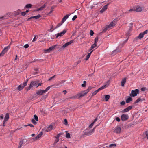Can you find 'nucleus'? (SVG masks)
Segmentation results:
<instances>
[{
    "instance_id": "obj_60",
    "label": "nucleus",
    "mask_w": 148,
    "mask_h": 148,
    "mask_svg": "<svg viewBox=\"0 0 148 148\" xmlns=\"http://www.w3.org/2000/svg\"><path fill=\"white\" fill-rule=\"evenodd\" d=\"M146 88H141V90L142 91H144L145 90Z\"/></svg>"
},
{
    "instance_id": "obj_25",
    "label": "nucleus",
    "mask_w": 148,
    "mask_h": 148,
    "mask_svg": "<svg viewBox=\"0 0 148 148\" xmlns=\"http://www.w3.org/2000/svg\"><path fill=\"white\" fill-rule=\"evenodd\" d=\"M25 143V142L24 143V140H20L19 143V146L18 147V148H21L23 145Z\"/></svg>"
},
{
    "instance_id": "obj_27",
    "label": "nucleus",
    "mask_w": 148,
    "mask_h": 148,
    "mask_svg": "<svg viewBox=\"0 0 148 148\" xmlns=\"http://www.w3.org/2000/svg\"><path fill=\"white\" fill-rule=\"evenodd\" d=\"M126 82V78H124L121 81V85L123 87L124 86V84Z\"/></svg>"
},
{
    "instance_id": "obj_54",
    "label": "nucleus",
    "mask_w": 148,
    "mask_h": 148,
    "mask_svg": "<svg viewBox=\"0 0 148 148\" xmlns=\"http://www.w3.org/2000/svg\"><path fill=\"white\" fill-rule=\"evenodd\" d=\"M59 138H56V139L55 140L54 143H56L57 142H58L59 141Z\"/></svg>"
},
{
    "instance_id": "obj_48",
    "label": "nucleus",
    "mask_w": 148,
    "mask_h": 148,
    "mask_svg": "<svg viewBox=\"0 0 148 148\" xmlns=\"http://www.w3.org/2000/svg\"><path fill=\"white\" fill-rule=\"evenodd\" d=\"M93 34H94L93 31L92 30H91L90 32V35L91 36H92L93 35Z\"/></svg>"
},
{
    "instance_id": "obj_3",
    "label": "nucleus",
    "mask_w": 148,
    "mask_h": 148,
    "mask_svg": "<svg viewBox=\"0 0 148 148\" xmlns=\"http://www.w3.org/2000/svg\"><path fill=\"white\" fill-rule=\"evenodd\" d=\"M139 92V90L138 89H136L134 90H132L131 91V93L130 94V96L132 97L136 96L137 94Z\"/></svg>"
},
{
    "instance_id": "obj_34",
    "label": "nucleus",
    "mask_w": 148,
    "mask_h": 148,
    "mask_svg": "<svg viewBox=\"0 0 148 148\" xmlns=\"http://www.w3.org/2000/svg\"><path fill=\"white\" fill-rule=\"evenodd\" d=\"M129 34H130V33L129 32L127 33V34H126V35L127 37H128V38H127V40L124 42V44H125L127 42V40H128V38H129Z\"/></svg>"
},
{
    "instance_id": "obj_50",
    "label": "nucleus",
    "mask_w": 148,
    "mask_h": 148,
    "mask_svg": "<svg viewBox=\"0 0 148 148\" xmlns=\"http://www.w3.org/2000/svg\"><path fill=\"white\" fill-rule=\"evenodd\" d=\"M21 15L23 16H24L26 14V12H22L21 13Z\"/></svg>"
},
{
    "instance_id": "obj_36",
    "label": "nucleus",
    "mask_w": 148,
    "mask_h": 148,
    "mask_svg": "<svg viewBox=\"0 0 148 148\" xmlns=\"http://www.w3.org/2000/svg\"><path fill=\"white\" fill-rule=\"evenodd\" d=\"M32 5L30 4H29L26 5L25 6L26 8H31L32 7Z\"/></svg>"
},
{
    "instance_id": "obj_33",
    "label": "nucleus",
    "mask_w": 148,
    "mask_h": 148,
    "mask_svg": "<svg viewBox=\"0 0 148 148\" xmlns=\"http://www.w3.org/2000/svg\"><path fill=\"white\" fill-rule=\"evenodd\" d=\"M63 23H62L61 22V23H59L56 26V27L55 28H54L53 29V30H54L55 29L57 28H58V27H59L60 26H61L62 24Z\"/></svg>"
},
{
    "instance_id": "obj_59",
    "label": "nucleus",
    "mask_w": 148,
    "mask_h": 148,
    "mask_svg": "<svg viewBox=\"0 0 148 148\" xmlns=\"http://www.w3.org/2000/svg\"><path fill=\"white\" fill-rule=\"evenodd\" d=\"M145 134L147 138L148 139V132L147 131L145 132Z\"/></svg>"
},
{
    "instance_id": "obj_40",
    "label": "nucleus",
    "mask_w": 148,
    "mask_h": 148,
    "mask_svg": "<svg viewBox=\"0 0 148 148\" xmlns=\"http://www.w3.org/2000/svg\"><path fill=\"white\" fill-rule=\"evenodd\" d=\"M46 6L45 4L39 8L40 10H42Z\"/></svg>"
},
{
    "instance_id": "obj_58",
    "label": "nucleus",
    "mask_w": 148,
    "mask_h": 148,
    "mask_svg": "<svg viewBox=\"0 0 148 148\" xmlns=\"http://www.w3.org/2000/svg\"><path fill=\"white\" fill-rule=\"evenodd\" d=\"M116 120L118 122H119L120 121V119L119 117H116Z\"/></svg>"
},
{
    "instance_id": "obj_19",
    "label": "nucleus",
    "mask_w": 148,
    "mask_h": 148,
    "mask_svg": "<svg viewBox=\"0 0 148 148\" xmlns=\"http://www.w3.org/2000/svg\"><path fill=\"white\" fill-rule=\"evenodd\" d=\"M10 15V13H7L5 15H4V16L0 17V20H3L4 19L7 18H8L6 17V16L8 15Z\"/></svg>"
},
{
    "instance_id": "obj_28",
    "label": "nucleus",
    "mask_w": 148,
    "mask_h": 148,
    "mask_svg": "<svg viewBox=\"0 0 148 148\" xmlns=\"http://www.w3.org/2000/svg\"><path fill=\"white\" fill-rule=\"evenodd\" d=\"M116 145L115 144H111L109 145L108 147V146H106V147H107V148H109V147L111 148H114V147H115Z\"/></svg>"
},
{
    "instance_id": "obj_47",
    "label": "nucleus",
    "mask_w": 148,
    "mask_h": 148,
    "mask_svg": "<svg viewBox=\"0 0 148 148\" xmlns=\"http://www.w3.org/2000/svg\"><path fill=\"white\" fill-rule=\"evenodd\" d=\"M77 17V15H75L72 18V20L73 21H74Z\"/></svg>"
},
{
    "instance_id": "obj_55",
    "label": "nucleus",
    "mask_w": 148,
    "mask_h": 148,
    "mask_svg": "<svg viewBox=\"0 0 148 148\" xmlns=\"http://www.w3.org/2000/svg\"><path fill=\"white\" fill-rule=\"evenodd\" d=\"M3 118V114L0 115V119L2 120Z\"/></svg>"
},
{
    "instance_id": "obj_62",
    "label": "nucleus",
    "mask_w": 148,
    "mask_h": 148,
    "mask_svg": "<svg viewBox=\"0 0 148 148\" xmlns=\"http://www.w3.org/2000/svg\"><path fill=\"white\" fill-rule=\"evenodd\" d=\"M42 83H39L38 85L37 86V87H38V86H40L42 85Z\"/></svg>"
},
{
    "instance_id": "obj_64",
    "label": "nucleus",
    "mask_w": 148,
    "mask_h": 148,
    "mask_svg": "<svg viewBox=\"0 0 148 148\" xmlns=\"http://www.w3.org/2000/svg\"><path fill=\"white\" fill-rule=\"evenodd\" d=\"M63 92L64 93V94H66L67 93V91L66 90H64L63 91Z\"/></svg>"
},
{
    "instance_id": "obj_31",
    "label": "nucleus",
    "mask_w": 148,
    "mask_h": 148,
    "mask_svg": "<svg viewBox=\"0 0 148 148\" xmlns=\"http://www.w3.org/2000/svg\"><path fill=\"white\" fill-rule=\"evenodd\" d=\"M132 101V99L131 97H128L126 101V103H128L130 102V101Z\"/></svg>"
},
{
    "instance_id": "obj_12",
    "label": "nucleus",
    "mask_w": 148,
    "mask_h": 148,
    "mask_svg": "<svg viewBox=\"0 0 148 148\" xmlns=\"http://www.w3.org/2000/svg\"><path fill=\"white\" fill-rule=\"evenodd\" d=\"M132 108V106H130L127 108L122 110L121 112L122 113H125L129 111H130Z\"/></svg>"
},
{
    "instance_id": "obj_61",
    "label": "nucleus",
    "mask_w": 148,
    "mask_h": 148,
    "mask_svg": "<svg viewBox=\"0 0 148 148\" xmlns=\"http://www.w3.org/2000/svg\"><path fill=\"white\" fill-rule=\"evenodd\" d=\"M58 134L56 137V138H59V137H60V134Z\"/></svg>"
},
{
    "instance_id": "obj_56",
    "label": "nucleus",
    "mask_w": 148,
    "mask_h": 148,
    "mask_svg": "<svg viewBox=\"0 0 148 148\" xmlns=\"http://www.w3.org/2000/svg\"><path fill=\"white\" fill-rule=\"evenodd\" d=\"M125 104V102L124 101H123L120 103V104L121 105H124Z\"/></svg>"
},
{
    "instance_id": "obj_14",
    "label": "nucleus",
    "mask_w": 148,
    "mask_h": 148,
    "mask_svg": "<svg viewBox=\"0 0 148 148\" xmlns=\"http://www.w3.org/2000/svg\"><path fill=\"white\" fill-rule=\"evenodd\" d=\"M109 81L107 82L106 84H105L104 85L101 86V87L100 88H99L98 89L100 91L102 89H104L106 88V87H107L108 86V85L109 84Z\"/></svg>"
},
{
    "instance_id": "obj_39",
    "label": "nucleus",
    "mask_w": 148,
    "mask_h": 148,
    "mask_svg": "<svg viewBox=\"0 0 148 148\" xmlns=\"http://www.w3.org/2000/svg\"><path fill=\"white\" fill-rule=\"evenodd\" d=\"M66 138H69L70 137V134L69 133H66Z\"/></svg>"
},
{
    "instance_id": "obj_8",
    "label": "nucleus",
    "mask_w": 148,
    "mask_h": 148,
    "mask_svg": "<svg viewBox=\"0 0 148 148\" xmlns=\"http://www.w3.org/2000/svg\"><path fill=\"white\" fill-rule=\"evenodd\" d=\"M128 116L127 114H123L121 116V119L123 121L127 120L128 119Z\"/></svg>"
},
{
    "instance_id": "obj_53",
    "label": "nucleus",
    "mask_w": 148,
    "mask_h": 148,
    "mask_svg": "<svg viewBox=\"0 0 148 148\" xmlns=\"http://www.w3.org/2000/svg\"><path fill=\"white\" fill-rule=\"evenodd\" d=\"M29 47V45L28 44H26L24 46V47L25 48H27Z\"/></svg>"
},
{
    "instance_id": "obj_41",
    "label": "nucleus",
    "mask_w": 148,
    "mask_h": 148,
    "mask_svg": "<svg viewBox=\"0 0 148 148\" xmlns=\"http://www.w3.org/2000/svg\"><path fill=\"white\" fill-rule=\"evenodd\" d=\"M98 37H96L95 39V43H94L96 44L98 42Z\"/></svg>"
},
{
    "instance_id": "obj_35",
    "label": "nucleus",
    "mask_w": 148,
    "mask_h": 148,
    "mask_svg": "<svg viewBox=\"0 0 148 148\" xmlns=\"http://www.w3.org/2000/svg\"><path fill=\"white\" fill-rule=\"evenodd\" d=\"M99 90L98 89L97 90L95 91L92 93V95L94 96L99 91Z\"/></svg>"
},
{
    "instance_id": "obj_42",
    "label": "nucleus",
    "mask_w": 148,
    "mask_h": 148,
    "mask_svg": "<svg viewBox=\"0 0 148 148\" xmlns=\"http://www.w3.org/2000/svg\"><path fill=\"white\" fill-rule=\"evenodd\" d=\"M141 100V99L140 98L138 99L135 102V103H138Z\"/></svg>"
},
{
    "instance_id": "obj_29",
    "label": "nucleus",
    "mask_w": 148,
    "mask_h": 148,
    "mask_svg": "<svg viewBox=\"0 0 148 148\" xmlns=\"http://www.w3.org/2000/svg\"><path fill=\"white\" fill-rule=\"evenodd\" d=\"M142 10V8L140 7H137L135 10V11L137 12H140Z\"/></svg>"
},
{
    "instance_id": "obj_23",
    "label": "nucleus",
    "mask_w": 148,
    "mask_h": 148,
    "mask_svg": "<svg viewBox=\"0 0 148 148\" xmlns=\"http://www.w3.org/2000/svg\"><path fill=\"white\" fill-rule=\"evenodd\" d=\"M42 132H41L37 136L34 138L35 140H37L39 138L41 137L42 135Z\"/></svg>"
},
{
    "instance_id": "obj_24",
    "label": "nucleus",
    "mask_w": 148,
    "mask_h": 148,
    "mask_svg": "<svg viewBox=\"0 0 148 148\" xmlns=\"http://www.w3.org/2000/svg\"><path fill=\"white\" fill-rule=\"evenodd\" d=\"M94 51L93 50H92L91 51H89L90 52L88 53V55H87L85 60H87L89 58L92 53Z\"/></svg>"
},
{
    "instance_id": "obj_20",
    "label": "nucleus",
    "mask_w": 148,
    "mask_h": 148,
    "mask_svg": "<svg viewBox=\"0 0 148 148\" xmlns=\"http://www.w3.org/2000/svg\"><path fill=\"white\" fill-rule=\"evenodd\" d=\"M65 81L62 80L61 82H59L56 84V86L58 87H60L62 86L63 85L64 83L65 82Z\"/></svg>"
},
{
    "instance_id": "obj_38",
    "label": "nucleus",
    "mask_w": 148,
    "mask_h": 148,
    "mask_svg": "<svg viewBox=\"0 0 148 148\" xmlns=\"http://www.w3.org/2000/svg\"><path fill=\"white\" fill-rule=\"evenodd\" d=\"M38 38V36L37 35H35L34 38L32 40V42H34L36 41V40Z\"/></svg>"
},
{
    "instance_id": "obj_30",
    "label": "nucleus",
    "mask_w": 148,
    "mask_h": 148,
    "mask_svg": "<svg viewBox=\"0 0 148 148\" xmlns=\"http://www.w3.org/2000/svg\"><path fill=\"white\" fill-rule=\"evenodd\" d=\"M41 17V16L40 14H38L37 16H31V18H35V19H38Z\"/></svg>"
},
{
    "instance_id": "obj_32",
    "label": "nucleus",
    "mask_w": 148,
    "mask_h": 148,
    "mask_svg": "<svg viewBox=\"0 0 148 148\" xmlns=\"http://www.w3.org/2000/svg\"><path fill=\"white\" fill-rule=\"evenodd\" d=\"M110 96L109 95H106L105 96V100L106 101H108L110 98Z\"/></svg>"
},
{
    "instance_id": "obj_57",
    "label": "nucleus",
    "mask_w": 148,
    "mask_h": 148,
    "mask_svg": "<svg viewBox=\"0 0 148 148\" xmlns=\"http://www.w3.org/2000/svg\"><path fill=\"white\" fill-rule=\"evenodd\" d=\"M94 125V123H92L91 124H90L89 126V127L90 128H91Z\"/></svg>"
},
{
    "instance_id": "obj_46",
    "label": "nucleus",
    "mask_w": 148,
    "mask_h": 148,
    "mask_svg": "<svg viewBox=\"0 0 148 148\" xmlns=\"http://www.w3.org/2000/svg\"><path fill=\"white\" fill-rule=\"evenodd\" d=\"M31 121L35 125L36 124V122L35 121V120L34 119H32L31 120Z\"/></svg>"
},
{
    "instance_id": "obj_6",
    "label": "nucleus",
    "mask_w": 148,
    "mask_h": 148,
    "mask_svg": "<svg viewBox=\"0 0 148 148\" xmlns=\"http://www.w3.org/2000/svg\"><path fill=\"white\" fill-rule=\"evenodd\" d=\"M148 32V30H146L143 32L140 33L138 36L137 37V38L139 39H141L142 38L144 37L145 34H146Z\"/></svg>"
},
{
    "instance_id": "obj_45",
    "label": "nucleus",
    "mask_w": 148,
    "mask_h": 148,
    "mask_svg": "<svg viewBox=\"0 0 148 148\" xmlns=\"http://www.w3.org/2000/svg\"><path fill=\"white\" fill-rule=\"evenodd\" d=\"M64 124L66 125H68L67 121L66 119H65L64 120Z\"/></svg>"
},
{
    "instance_id": "obj_11",
    "label": "nucleus",
    "mask_w": 148,
    "mask_h": 148,
    "mask_svg": "<svg viewBox=\"0 0 148 148\" xmlns=\"http://www.w3.org/2000/svg\"><path fill=\"white\" fill-rule=\"evenodd\" d=\"M10 47V46H8L6 47H5L3 50H2V52L1 53V55L3 56L8 51Z\"/></svg>"
},
{
    "instance_id": "obj_15",
    "label": "nucleus",
    "mask_w": 148,
    "mask_h": 148,
    "mask_svg": "<svg viewBox=\"0 0 148 148\" xmlns=\"http://www.w3.org/2000/svg\"><path fill=\"white\" fill-rule=\"evenodd\" d=\"M71 15V14H69V15L67 14L65 16H64L62 19L61 22L62 23H64L66 20L68 18L69 15Z\"/></svg>"
},
{
    "instance_id": "obj_44",
    "label": "nucleus",
    "mask_w": 148,
    "mask_h": 148,
    "mask_svg": "<svg viewBox=\"0 0 148 148\" xmlns=\"http://www.w3.org/2000/svg\"><path fill=\"white\" fill-rule=\"evenodd\" d=\"M92 88V87L89 86L88 89L86 90H88V93L89 92V91Z\"/></svg>"
},
{
    "instance_id": "obj_1",
    "label": "nucleus",
    "mask_w": 148,
    "mask_h": 148,
    "mask_svg": "<svg viewBox=\"0 0 148 148\" xmlns=\"http://www.w3.org/2000/svg\"><path fill=\"white\" fill-rule=\"evenodd\" d=\"M116 20H114L109 25H106L105 28L104 30L105 31H106L108 29L112 28L116 24Z\"/></svg>"
},
{
    "instance_id": "obj_49",
    "label": "nucleus",
    "mask_w": 148,
    "mask_h": 148,
    "mask_svg": "<svg viewBox=\"0 0 148 148\" xmlns=\"http://www.w3.org/2000/svg\"><path fill=\"white\" fill-rule=\"evenodd\" d=\"M50 88V86H48V87L46 88V89L45 90V92H47V91Z\"/></svg>"
},
{
    "instance_id": "obj_51",
    "label": "nucleus",
    "mask_w": 148,
    "mask_h": 148,
    "mask_svg": "<svg viewBox=\"0 0 148 148\" xmlns=\"http://www.w3.org/2000/svg\"><path fill=\"white\" fill-rule=\"evenodd\" d=\"M55 75H54L53 76L51 77L49 79V80L50 81V80H51L53 79V78L55 77Z\"/></svg>"
},
{
    "instance_id": "obj_43",
    "label": "nucleus",
    "mask_w": 148,
    "mask_h": 148,
    "mask_svg": "<svg viewBox=\"0 0 148 148\" xmlns=\"http://www.w3.org/2000/svg\"><path fill=\"white\" fill-rule=\"evenodd\" d=\"M34 119L36 121H38V118L36 115H34Z\"/></svg>"
},
{
    "instance_id": "obj_2",
    "label": "nucleus",
    "mask_w": 148,
    "mask_h": 148,
    "mask_svg": "<svg viewBox=\"0 0 148 148\" xmlns=\"http://www.w3.org/2000/svg\"><path fill=\"white\" fill-rule=\"evenodd\" d=\"M37 81H33L31 82L29 86L27 88V90H29L33 86H36L38 84Z\"/></svg>"
},
{
    "instance_id": "obj_52",
    "label": "nucleus",
    "mask_w": 148,
    "mask_h": 148,
    "mask_svg": "<svg viewBox=\"0 0 148 148\" xmlns=\"http://www.w3.org/2000/svg\"><path fill=\"white\" fill-rule=\"evenodd\" d=\"M29 126L31 127H34V125L31 124H29L28 125H25V126Z\"/></svg>"
},
{
    "instance_id": "obj_22",
    "label": "nucleus",
    "mask_w": 148,
    "mask_h": 148,
    "mask_svg": "<svg viewBox=\"0 0 148 148\" xmlns=\"http://www.w3.org/2000/svg\"><path fill=\"white\" fill-rule=\"evenodd\" d=\"M97 46V45L96 44L94 43L90 47L89 49V50L88 51V52H89V51H91L92 50H93L92 49L96 47Z\"/></svg>"
},
{
    "instance_id": "obj_13",
    "label": "nucleus",
    "mask_w": 148,
    "mask_h": 148,
    "mask_svg": "<svg viewBox=\"0 0 148 148\" xmlns=\"http://www.w3.org/2000/svg\"><path fill=\"white\" fill-rule=\"evenodd\" d=\"M121 129L119 127H116L115 128L114 132L117 134L120 133L121 131Z\"/></svg>"
},
{
    "instance_id": "obj_63",
    "label": "nucleus",
    "mask_w": 148,
    "mask_h": 148,
    "mask_svg": "<svg viewBox=\"0 0 148 148\" xmlns=\"http://www.w3.org/2000/svg\"><path fill=\"white\" fill-rule=\"evenodd\" d=\"M81 86L82 87H85L86 86V84H83L81 85Z\"/></svg>"
},
{
    "instance_id": "obj_4",
    "label": "nucleus",
    "mask_w": 148,
    "mask_h": 148,
    "mask_svg": "<svg viewBox=\"0 0 148 148\" xmlns=\"http://www.w3.org/2000/svg\"><path fill=\"white\" fill-rule=\"evenodd\" d=\"M56 45H55L49 47L48 49L45 50V53H49L51 51L53 50L56 47Z\"/></svg>"
},
{
    "instance_id": "obj_21",
    "label": "nucleus",
    "mask_w": 148,
    "mask_h": 148,
    "mask_svg": "<svg viewBox=\"0 0 148 148\" xmlns=\"http://www.w3.org/2000/svg\"><path fill=\"white\" fill-rule=\"evenodd\" d=\"M108 5H105V6H104L103 7V8H102V9H101V10H100V12L101 13H103V12L105 11V10L107 9V7H108Z\"/></svg>"
},
{
    "instance_id": "obj_16",
    "label": "nucleus",
    "mask_w": 148,
    "mask_h": 148,
    "mask_svg": "<svg viewBox=\"0 0 148 148\" xmlns=\"http://www.w3.org/2000/svg\"><path fill=\"white\" fill-rule=\"evenodd\" d=\"M45 92V90H39L37 92L36 94L38 95H42Z\"/></svg>"
},
{
    "instance_id": "obj_10",
    "label": "nucleus",
    "mask_w": 148,
    "mask_h": 148,
    "mask_svg": "<svg viewBox=\"0 0 148 148\" xmlns=\"http://www.w3.org/2000/svg\"><path fill=\"white\" fill-rule=\"evenodd\" d=\"M74 40H73L70 41L69 42L65 43L64 45L63 46H62V48H64L66 47L72 43L73 42H74Z\"/></svg>"
},
{
    "instance_id": "obj_37",
    "label": "nucleus",
    "mask_w": 148,
    "mask_h": 148,
    "mask_svg": "<svg viewBox=\"0 0 148 148\" xmlns=\"http://www.w3.org/2000/svg\"><path fill=\"white\" fill-rule=\"evenodd\" d=\"M53 9L54 7H51V10L50 12L47 14V15L51 14L52 12L53 11Z\"/></svg>"
},
{
    "instance_id": "obj_26",
    "label": "nucleus",
    "mask_w": 148,
    "mask_h": 148,
    "mask_svg": "<svg viewBox=\"0 0 148 148\" xmlns=\"http://www.w3.org/2000/svg\"><path fill=\"white\" fill-rule=\"evenodd\" d=\"M9 119V115L8 113H6L5 114V117L4 119V121H8V119Z\"/></svg>"
},
{
    "instance_id": "obj_5",
    "label": "nucleus",
    "mask_w": 148,
    "mask_h": 148,
    "mask_svg": "<svg viewBox=\"0 0 148 148\" xmlns=\"http://www.w3.org/2000/svg\"><path fill=\"white\" fill-rule=\"evenodd\" d=\"M88 93V90H84L83 92H81L80 93H78L77 94V97L79 98L81 97H82L85 95L86 94Z\"/></svg>"
},
{
    "instance_id": "obj_18",
    "label": "nucleus",
    "mask_w": 148,
    "mask_h": 148,
    "mask_svg": "<svg viewBox=\"0 0 148 148\" xmlns=\"http://www.w3.org/2000/svg\"><path fill=\"white\" fill-rule=\"evenodd\" d=\"M95 127L94 128L93 130H90L88 132H86V134H87L88 135H90L92 134L93 132L95 131Z\"/></svg>"
},
{
    "instance_id": "obj_7",
    "label": "nucleus",
    "mask_w": 148,
    "mask_h": 148,
    "mask_svg": "<svg viewBox=\"0 0 148 148\" xmlns=\"http://www.w3.org/2000/svg\"><path fill=\"white\" fill-rule=\"evenodd\" d=\"M27 82H26L23 84H21L19 85L17 88V89L20 90L23 88L25 86L27 85Z\"/></svg>"
},
{
    "instance_id": "obj_9",
    "label": "nucleus",
    "mask_w": 148,
    "mask_h": 148,
    "mask_svg": "<svg viewBox=\"0 0 148 148\" xmlns=\"http://www.w3.org/2000/svg\"><path fill=\"white\" fill-rule=\"evenodd\" d=\"M66 30H64L61 32L57 34L56 35V38H58L59 36L61 37L62 36L66 33Z\"/></svg>"
},
{
    "instance_id": "obj_17",
    "label": "nucleus",
    "mask_w": 148,
    "mask_h": 148,
    "mask_svg": "<svg viewBox=\"0 0 148 148\" xmlns=\"http://www.w3.org/2000/svg\"><path fill=\"white\" fill-rule=\"evenodd\" d=\"M53 129V127L52 125L51 124L49 126L47 127V128L46 129V131L47 132H49Z\"/></svg>"
}]
</instances>
